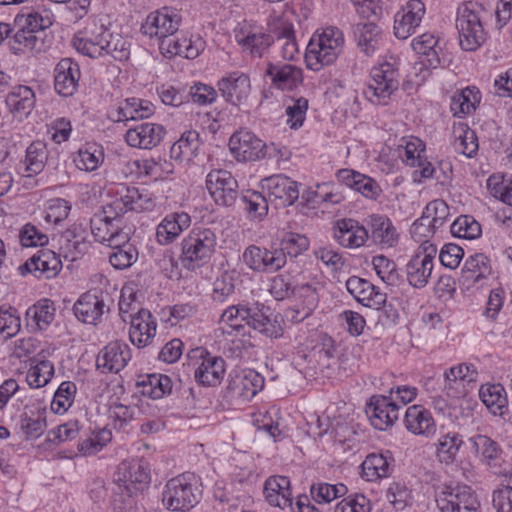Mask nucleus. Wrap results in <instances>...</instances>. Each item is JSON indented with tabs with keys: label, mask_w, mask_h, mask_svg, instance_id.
<instances>
[{
	"label": "nucleus",
	"mask_w": 512,
	"mask_h": 512,
	"mask_svg": "<svg viewBox=\"0 0 512 512\" xmlns=\"http://www.w3.org/2000/svg\"><path fill=\"white\" fill-rule=\"evenodd\" d=\"M271 34L253 31L243 24L234 29V38L244 53L262 57L271 46L280 49V56L285 60H293L298 54V45L293 25L283 20L275 21L270 28Z\"/></svg>",
	"instance_id": "1"
},
{
	"label": "nucleus",
	"mask_w": 512,
	"mask_h": 512,
	"mask_svg": "<svg viewBox=\"0 0 512 512\" xmlns=\"http://www.w3.org/2000/svg\"><path fill=\"white\" fill-rule=\"evenodd\" d=\"M74 48L90 58L110 55L115 60L128 59L130 43L119 33H111L97 18H88L85 27L72 40Z\"/></svg>",
	"instance_id": "2"
},
{
	"label": "nucleus",
	"mask_w": 512,
	"mask_h": 512,
	"mask_svg": "<svg viewBox=\"0 0 512 512\" xmlns=\"http://www.w3.org/2000/svg\"><path fill=\"white\" fill-rule=\"evenodd\" d=\"M344 45L343 33L336 27H327L314 35L307 45L305 61L307 68L319 71L332 64L341 53Z\"/></svg>",
	"instance_id": "3"
},
{
	"label": "nucleus",
	"mask_w": 512,
	"mask_h": 512,
	"mask_svg": "<svg viewBox=\"0 0 512 512\" xmlns=\"http://www.w3.org/2000/svg\"><path fill=\"white\" fill-rule=\"evenodd\" d=\"M216 246V236L210 229H194L181 243V262L189 270L209 261Z\"/></svg>",
	"instance_id": "4"
},
{
	"label": "nucleus",
	"mask_w": 512,
	"mask_h": 512,
	"mask_svg": "<svg viewBox=\"0 0 512 512\" xmlns=\"http://www.w3.org/2000/svg\"><path fill=\"white\" fill-rule=\"evenodd\" d=\"M199 495L194 477L182 474L166 483L162 493V503L170 511L185 512L198 503Z\"/></svg>",
	"instance_id": "5"
},
{
	"label": "nucleus",
	"mask_w": 512,
	"mask_h": 512,
	"mask_svg": "<svg viewBox=\"0 0 512 512\" xmlns=\"http://www.w3.org/2000/svg\"><path fill=\"white\" fill-rule=\"evenodd\" d=\"M436 503L441 512H481L475 492L467 485H439L436 488Z\"/></svg>",
	"instance_id": "6"
},
{
	"label": "nucleus",
	"mask_w": 512,
	"mask_h": 512,
	"mask_svg": "<svg viewBox=\"0 0 512 512\" xmlns=\"http://www.w3.org/2000/svg\"><path fill=\"white\" fill-rule=\"evenodd\" d=\"M371 80L366 94L375 97L378 103L386 104L400 84L399 67L396 61H385L371 69Z\"/></svg>",
	"instance_id": "7"
},
{
	"label": "nucleus",
	"mask_w": 512,
	"mask_h": 512,
	"mask_svg": "<svg viewBox=\"0 0 512 512\" xmlns=\"http://www.w3.org/2000/svg\"><path fill=\"white\" fill-rule=\"evenodd\" d=\"M114 481L117 486L115 493L120 494V497L126 495L130 504L133 495L147 487L150 474L147 467L139 462H123L118 468Z\"/></svg>",
	"instance_id": "8"
},
{
	"label": "nucleus",
	"mask_w": 512,
	"mask_h": 512,
	"mask_svg": "<svg viewBox=\"0 0 512 512\" xmlns=\"http://www.w3.org/2000/svg\"><path fill=\"white\" fill-rule=\"evenodd\" d=\"M456 28L459 33V44L465 51L476 50L485 39L480 16L468 4L459 8Z\"/></svg>",
	"instance_id": "9"
},
{
	"label": "nucleus",
	"mask_w": 512,
	"mask_h": 512,
	"mask_svg": "<svg viewBox=\"0 0 512 512\" xmlns=\"http://www.w3.org/2000/svg\"><path fill=\"white\" fill-rule=\"evenodd\" d=\"M437 253V247L423 242L416 254L411 258L406 266L407 280L415 288H423L427 285L433 270V259Z\"/></svg>",
	"instance_id": "10"
},
{
	"label": "nucleus",
	"mask_w": 512,
	"mask_h": 512,
	"mask_svg": "<svg viewBox=\"0 0 512 512\" xmlns=\"http://www.w3.org/2000/svg\"><path fill=\"white\" fill-rule=\"evenodd\" d=\"M180 22L181 15L176 9L163 7L147 16L141 26V31L150 37H157L161 42L175 35Z\"/></svg>",
	"instance_id": "11"
},
{
	"label": "nucleus",
	"mask_w": 512,
	"mask_h": 512,
	"mask_svg": "<svg viewBox=\"0 0 512 512\" xmlns=\"http://www.w3.org/2000/svg\"><path fill=\"white\" fill-rule=\"evenodd\" d=\"M206 187L218 205L232 206L239 196L238 183L227 170H212L206 177Z\"/></svg>",
	"instance_id": "12"
},
{
	"label": "nucleus",
	"mask_w": 512,
	"mask_h": 512,
	"mask_svg": "<svg viewBox=\"0 0 512 512\" xmlns=\"http://www.w3.org/2000/svg\"><path fill=\"white\" fill-rule=\"evenodd\" d=\"M243 261L250 269L266 273L283 268L287 258L283 249L268 250L250 245L243 253Z\"/></svg>",
	"instance_id": "13"
},
{
	"label": "nucleus",
	"mask_w": 512,
	"mask_h": 512,
	"mask_svg": "<svg viewBox=\"0 0 512 512\" xmlns=\"http://www.w3.org/2000/svg\"><path fill=\"white\" fill-rule=\"evenodd\" d=\"M229 147L238 161H255L265 156L266 144L252 132L239 131L231 136Z\"/></svg>",
	"instance_id": "14"
},
{
	"label": "nucleus",
	"mask_w": 512,
	"mask_h": 512,
	"mask_svg": "<svg viewBox=\"0 0 512 512\" xmlns=\"http://www.w3.org/2000/svg\"><path fill=\"white\" fill-rule=\"evenodd\" d=\"M217 87L225 101L235 106L245 103L251 92L249 76L238 71L221 78Z\"/></svg>",
	"instance_id": "15"
},
{
	"label": "nucleus",
	"mask_w": 512,
	"mask_h": 512,
	"mask_svg": "<svg viewBox=\"0 0 512 512\" xmlns=\"http://www.w3.org/2000/svg\"><path fill=\"white\" fill-rule=\"evenodd\" d=\"M162 125L151 122H143L130 127L125 134L126 143L139 149H152L160 144L165 136Z\"/></svg>",
	"instance_id": "16"
},
{
	"label": "nucleus",
	"mask_w": 512,
	"mask_h": 512,
	"mask_svg": "<svg viewBox=\"0 0 512 512\" xmlns=\"http://www.w3.org/2000/svg\"><path fill=\"white\" fill-rule=\"evenodd\" d=\"M400 407L387 397H372L366 407L371 425L378 430H386L398 419Z\"/></svg>",
	"instance_id": "17"
},
{
	"label": "nucleus",
	"mask_w": 512,
	"mask_h": 512,
	"mask_svg": "<svg viewBox=\"0 0 512 512\" xmlns=\"http://www.w3.org/2000/svg\"><path fill=\"white\" fill-rule=\"evenodd\" d=\"M424 14V3L421 0H410L395 16V36L402 40L410 37L420 25Z\"/></svg>",
	"instance_id": "18"
},
{
	"label": "nucleus",
	"mask_w": 512,
	"mask_h": 512,
	"mask_svg": "<svg viewBox=\"0 0 512 512\" xmlns=\"http://www.w3.org/2000/svg\"><path fill=\"white\" fill-rule=\"evenodd\" d=\"M118 198L110 203L108 212L124 214L127 211H143L151 209L152 199L148 193L141 192L135 187H121L117 191Z\"/></svg>",
	"instance_id": "19"
},
{
	"label": "nucleus",
	"mask_w": 512,
	"mask_h": 512,
	"mask_svg": "<svg viewBox=\"0 0 512 512\" xmlns=\"http://www.w3.org/2000/svg\"><path fill=\"white\" fill-rule=\"evenodd\" d=\"M131 359L130 348L126 343L113 341L106 345L98 354L96 365L106 372L121 371Z\"/></svg>",
	"instance_id": "20"
},
{
	"label": "nucleus",
	"mask_w": 512,
	"mask_h": 512,
	"mask_svg": "<svg viewBox=\"0 0 512 512\" xmlns=\"http://www.w3.org/2000/svg\"><path fill=\"white\" fill-rule=\"evenodd\" d=\"M80 68L71 58L61 59L54 70V88L62 96H72L80 80Z\"/></svg>",
	"instance_id": "21"
},
{
	"label": "nucleus",
	"mask_w": 512,
	"mask_h": 512,
	"mask_svg": "<svg viewBox=\"0 0 512 512\" xmlns=\"http://www.w3.org/2000/svg\"><path fill=\"white\" fill-rule=\"evenodd\" d=\"M59 245L63 256L75 261L79 255L88 251L90 243L85 228L81 224H73L62 233Z\"/></svg>",
	"instance_id": "22"
},
{
	"label": "nucleus",
	"mask_w": 512,
	"mask_h": 512,
	"mask_svg": "<svg viewBox=\"0 0 512 512\" xmlns=\"http://www.w3.org/2000/svg\"><path fill=\"white\" fill-rule=\"evenodd\" d=\"M130 341L137 347H145L156 334V322L147 309H139L135 315H130Z\"/></svg>",
	"instance_id": "23"
},
{
	"label": "nucleus",
	"mask_w": 512,
	"mask_h": 512,
	"mask_svg": "<svg viewBox=\"0 0 512 512\" xmlns=\"http://www.w3.org/2000/svg\"><path fill=\"white\" fill-rule=\"evenodd\" d=\"M334 237L343 247L359 248L369 238V232L354 219H341L336 222Z\"/></svg>",
	"instance_id": "24"
},
{
	"label": "nucleus",
	"mask_w": 512,
	"mask_h": 512,
	"mask_svg": "<svg viewBox=\"0 0 512 512\" xmlns=\"http://www.w3.org/2000/svg\"><path fill=\"white\" fill-rule=\"evenodd\" d=\"M154 114V106L147 100L127 98L111 110L108 118L113 122H124L148 118Z\"/></svg>",
	"instance_id": "25"
},
{
	"label": "nucleus",
	"mask_w": 512,
	"mask_h": 512,
	"mask_svg": "<svg viewBox=\"0 0 512 512\" xmlns=\"http://www.w3.org/2000/svg\"><path fill=\"white\" fill-rule=\"evenodd\" d=\"M404 425L412 434L425 438L436 432V423L432 414L421 405H413L406 409Z\"/></svg>",
	"instance_id": "26"
},
{
	"label": "nucleus",
	"mask_w": 512,
	"mask_h": 512,
	"mask_svg": "<svg viewBox=\"0 0 512 512\" xmlns=\"http://www.w3.org/2000/svg\"><path fill=\"white\" fill-rule=\"evenodd\" d=\"M254 310L246 306L228 307L221 315L220 325L223 334L245 335V325L250 326Z\"/></svg>",
	"instance_id": "27"
},
{
	"label": "nucleus",
	"mask_w": 512,
	"mask_h": 512,
	"mask_svg": "<svg viewBox=\"0 0 512 512\" xmlns=\"http://www.w3.org/2000/svg\"><path fill=\"white\" fill-rule=\"evenodd\" d=\"M370 230L369 237L382 248L394 247L399 240V234L391 220L384 215H370L367 221Z\"/></svg>",
	"instance_id": "28"
},
{
	"label": "nucleus",
	"mask_w": 512,
	"mask_h": 512,
	"mask_svg": "<svg viewBox=\"0 0 512 512\" xmlns=\"http://www.w3.org/2000/svg\"><path fill=\"white\" fill-rule=\"evenodd\" d=\"M270 198L279 201L281 206L292 205L299 197L297 182L283 175H273L264 180Z\"/></svg>",
	"instance_id": "29"
},
{
	"label": "nucleus",
	"mask_w": 512,
	"mask_h": 512,
	"mask_svg": "<svg viewBox=\"0 0 512 512\" xmlns=\"http://www.w3.org/2000/svg\"><path fill=\"white\" fill-rule=\"evenodd\" d=\"M265 74L281 90H291L303 80L302 69L292 64L269 63Z\"/></svg>",
	"instance_id": "30"
},
{
	"label": "nucleus",
	"mask_w": 512,
	"mask_h": 512,
	"mask_svg": "<svg viewBox=\"0 0 512 512\" xmlns=\"http://www.w3.org/2000/svg\"><path fill=\"white\" fill-rule=\"evenodd\" d=\"M199 356L203 358L201 364L195 370V379L203 386H216L223 379L225 373V361L221 357L203 356L204 350L197 349Z\"/></svg>",
	"instance_id": "31"
},
{
	"label": "nucleus",
	"mask_w": 512,
	"mask_h": 512,
	"mask_svg": "<svg viewBox=\"0 0 512 512\" xmlns=\"http://www.w3.org/2000/svg\"><path fill=\"white\" fill-rule=\"evenodd\" d=\"M449 214V206L445 201L441 199L433 200L427 204L421 218L413 223L411 232L416 234L422 229H426L427 232H430L431 227L437 229L444 224Z\"/></svg>",
	"instance_id": "32"
},
{
	"label": "nucleus",
	"mask_w": 512,
	"mask_h": 512,
	"mask_svg": "<svg viewBox=\"0 0 512 512\" xmlns=\"http://www.w3.org/2000/svg\"><path fill=\"white\" fill-rule=\"evenodd\" d=\"M62 267L60 259L51 250H40L19 267L21 274L25 271L36 274H46L47 278L54 277Z\"/></svg>",
	"instance_id": "33"
},
{
	"label": "nucleus",
	"mask_w": 512,
	"mask_h": 512,
	"mask_svg": "<svg viewBox=\"0 0 512 512\" xmlns=\"http://www.w3.org/2000/svg\"><path fill=\"white\" fill-rule=\"evenodd\" d=\"M263 494L270 505L284 509L292 507L290 481L285 476H271L264 484Z\"/></svg>",
	"instance_id": "34"
},
{
	"label": "nucleus",
	"mask_w": 512,
	"mask_h": 512,
	"mask_svg": "<svg viewBox=\"0 0 512 512\" xmlns=\"http://www.w3.org/2000/svg\"><path fill=\"white\" fill-rule=\"evenodd\" d=\"M106 304L102 296L84 293L74 304V314L78 320L86 324H95L104 314Z\"/></svg>",
	"instance_id": "35"
},
{
	"label": "nucleus",
	"mask_w": 512,
	"mask_h": 512,
	"mask_svg": "<svg viewBox=\"0 0 512 512\" xmlns=\"http://www.w3.org/2000/svg\"><path fill=\"white\" fill-rule=\"evenodd\" d=\"M159 49L165 57L183 56L187 59L196 58L203 49V42L200 38L196 40L172 36L159 42Z\"/></svg>",
	"instance_id": "36"
},
{
	"label": "nucleus",
	"mask_w": 512,
	"mask_h": 512,
	"mask_svg": "<svg viewBox=\"0 0 512 512\" xmlns=\"http://www.w3.org/2000/svg\"><path fill=\"white\" fill-rule=\"evenodd\" d=\"M190 223L191 218L185 212H175L167 215L157 226V241L162 245L171 243L184 229L190 226Z\"/></svg>",
	"instance_id": "37"
},
{
	"label": "nucleus",
	"mask_w": 512,
	"mask_h": 512,
	"mask_svg": "<svg viewBox=\"0 0 512 512\" xmlns=\"http://www.w3.org/2000/svg\"><path fill=\"white\" fill-rule=\"evenodd\" d=\"M358 46L367 56L373 55L382 43V30L373 22L358 23L354 26Z\"/></svg>",
	"instance_id": "38"
},
{
	"label": "nucleus",
	"mask_w": 512,
	"mask_h": 512,
	"mask_svg": "<svg viewBox=\"0 0 512 512\" xmlns=\"http://www.w3.org/2000/svg\"><path fill=\"white\" fill-rule=\"evenodd\" d=\"M110 204L106 205L102 213L95 214L90 220L91 233L95 240L100 243H107L109 237L120 224V216L116 212H108Z\"/></svg>",
	"instance_id": "39"
},
{
	"label": "nucleus",
	"mask_w": 512,
	"mask_h": 512,
	"mask_svg": "<svg viewBox=\"0 0 512 512\" xmlns=\"http://www.w3.org/2000/svg\"><path fill=\"white\" fill-rule=\"evenodd\" d=\"M6 104L16 116H28L35 106V94L30 87L18 85L8 93Z\"/></svg>",
	"instance_id": "40"
},
{
	"label": "nucleus",
	"mask_w": 512,
	"mask_h": 512,
	"mask_svg": "<svg viewBox=\"0 0 512 512\" xmlns=\"http://www.w3.org/2000/svg\"><path fill=\"white\" fill-rule=\"evenodd\" d=\"M476 376L477 371L473 365L463 363L451 367L444 372L443 390L449 396L454 395L463 381H475Z\"/></svg>",
	"instance_id": "41"
},
{
	"label": "nucleus",
	"mask_w": 512,
	"mask_h": 512,
	"mask_svg": "<svg viewBox=\"0 0 512 512\" xmlns=\"http://www.w3.org/2000/svg\"><path fill=\"white\" fill-rule=\"evenodd\" d=\"M200 147L199 133L196 131L185 132L170 149L171 158L175 160H191L196 156Z\"/></svg>",
	"instance_id": "42"
},
{
	"label": "nucleus",
	"mask_w": 512,
	"mask_h": 512,
	"mask_svg": "<svg viewBox=\"0 0 512 512\" xmlns=\"http://www.w3.org/2000/svg\"><path fill=\"white\" fill-rule=\"evenodd\" d=\"M362 477L367 481H377L390 474V465L382 454H369L362 465Z\"/></svg>",
	"instance_id": "43"
},
{
	"label": "nucleus",
	"mask_w": 512,
	"mask_h": 512,
	"mask_svg": "<svg viewBox=\"0 0 512 512\" xmlns=\"http://www.w3.org/2000/svg\"><path fill=\"white\" fill-rule=\"evenodd\" d=\"M55 305L49 299H41L28 308L26 317L32 319L38 330H45L55 317Z\"/></svg>",
	"instance_id": "44"
},
{
	"label": "nucleus",
	"mask_w": 512,
	"mask_h": 512,
	"mask_svg": "<svg viewBox=\"0 0 512 512\" xmlns=\"http://www.w3.org/2000/svg\"><path fill=\"white\" fill-rule=\"evenodd\" d=\"M292 296L299 302L297 307L302 309V318H307L319 303L317 287L311 284H301L293 287Z\"/></svg>",
	"instance_id": "45"
},
{
	"label": "nucleus",
	"mask_w": 512,
	"mask_h": 512,
	"mask_svg": "<svg viewBox=\"0 0 512 512\" xmlns=\"http://www.w3.org/2000/svg\"><path fill=\"white\" fill-rule=\"evenodd\" d=\"M11 50L15 54L29 51L34 54L41 53L45 50V42L37 36V33L16 32L10 41Z\"/></svg>",
	"instance_id": "46"
},
{
	"label": "nucleus",
	"mask_w": 512,
	"mask_h": 512,
	"mask_svg": "<svg viewBox=\"0 0 512 512\" xmlns=\"http://www.w3.org/2000/svg\"><path fill=\"white\" fill-rule=\"evenodd\" d=\"M250 326L269 338H280L284 332L283 319L277 316L271 318L264 313L256 311L254 312Z\"/></svg>",
	"instance_id": "47"
},
{
	"label": "nucleus",
	"mask_w": 512,
	"mask_h": 512,
	"mask_svg": "<svg viewBox=\"0 0 512 512\" xmlns=\"http://www.w3.org/2000/svg\"><path fill=\"white\" fill-rule=\"evenodd\" d=\"M454 150L468 158H472L478 150V139L475 132L465 126L455 130Z\"/></svg>",
	"instance_id": "48"
},
{
	"label": "nucleus",
	"mask_w": 512,
	"mask_h": 512,
	"mask_svg": "<svg viewBox=\"0 0 512 512\" xmlns=\"http://www.w3.org/2000/svg\"><path fill=\"white\" fill-rule=\"evenodd\" d=\"M471 441L481 460L489 466L495 465V461L501 455L498 443L488 436L480 434L472 437Z\"/></svg>",
	"instance_id": "49"
},
{
	"label": "nucleus",
	"mask_w": 512,
	"mask_h": 512,
	"mask_svg": "<svg viewBox=\"0 0 512 512\" xmlns=\"http://www.w3.org/2000/svg\"><path fill=\"white\" fill-rule=\"evenodd\" d=\"M483 403L493 414H502V408L507 404L504 388L500 384L482 386L479 391Z\"/></svg>",
	"instance_id": "50"
},
{
	"label": "nucleus",
	"mask_w": 512,
	"mask_h": 512,
	"mask_svg": "<svg viewBox=\"0 0 512 512\" xmlns=\"http://www.w3.org/2000/svg\"><path fill=\"white\" fill-rule=\"evenodd\" d=\"M488 258L481 253L474 254L466 259L463 267L465 277L473 282H478L490 274Z\"/></svg>",
	"instance_id": "51"
},
{
	"label": "nucleus",
	"mask_w": 512,
	"mask_h": 512,
	"mask_svg": "<svg viewBox=\"0 0 512 512\" xmlns=\"http://www.w3.org/2000/svg\"><path fill=\"white\" fill-rule=\"evenodd\" d=\"M372 265L378 277L387 285L395 286L398 284L400 276L397 270L396 263L388 259L384 255L374 256Z\"/></svg>",
	"instance_id": "52"
},
{
	"label": "nucleus",
	"mask_w": 512,
	"mask_h": 512,
	"mask_svg": "<svg viewBox=\"0 0 512 512\" xmlns=\"http://www.w3.org/2000/svg\"><path fill=\"white\" fill-rule=\"evenodd\" d=\"M47 160L46 147L42 142L31 143L26 150L25 164L26 171L29 172L27 176L40 173Z\"/></svg>",
	"instance_id": "53"
},
{
	"label": "nucleus",
	"mask_w": 512,
	"mask_h": 512,
	"mask_svg": "<svg viewBox=\"0 0 512 512\" xmlns=\"http://www.w3.org/2000/svg\"><path fill=\"white\" fill-rule=\"evenodd\" d=\"M17 32L38 33L45 30L50 25V21L44 19L38 12H30L27 14L20 13L14 20Z\"/></svg>",
	"instance_id": "54"
},
{
	"label": "nucleus",
	"mask_w": 512,
	"mask_h": 512,
	"mask_svg": "<svg viewBox=\"0 0 512 512\" xmlns=\"http://www.w3.org/2000/svg\"><path fill=\"white\" fill-rule=\"evenodd\" d=\"M462 439L457 433L443 435L437 445V456L441 462L452 463L462 445Z\"/></svg>",
	"instance_id": "55"
},
{
	"label": "nucleus",
	"mask_w": 512,
	"mask_h": 512,
	"mask_svg": "<svg viewBox=\"0 0 512 512\" xmlns=\"http://www.w3.org/2000/svg\"><path fill=\"white\" fill-rule=\"evenodd\" d=\"M54 375V365L48 360H39L27 373V382L33 388H40L49 383Z\"/></svg>",
	"instance_id": "56"
},
{
	"label": "nucleus",
	"mask_w": 512,
	"mask_h": 512,
	"mask_svg": "<svg viewBox=\"0 0 512 512\" xmlns=\"http://www.w3.org/2000/svg\"><path fill=\"white\" fill-rule=\"evenodd\" d=\"M451 233L458 238L475 239L481 234V226L472 216L462 215L452 223Z\"/></svg>",
	"instance_id": "57"
},
{
	"label": "nucleus",
	"mask_w": 512,
	"mask_h": 512,
	"mask_svg": "<svg viewBox=\"0 0 512 512\" xmlns=\"http://www.w3.org/2000/svg\"><path fill=\"white\" fill-rule=\"evenodd\" d=\"M240 201L251 218L262 219L268 212L267 200L259 192L248 191L240 198Z\"/></svg>",
	"instance_id": "58"
},
{
	"label": "nucleus",
	"mask_w": 512,
	"mask_h": 512,
	"mask_svg": "<svg viewBox=\"0 0 512 512\" xmlns=\"http://www.w3.org/2000/svg\"><path fill=\"white\" fill-rule=\"evenodd\" d=\"M144 388V394H148L153 399H160L165 394L171 393L172 381L167 375L152 374L148 376Z\"/></svg>",
	"instance_id": "59"
},
{
	"label": "nucleus",
	"mask_w": 512,
	"mask_h": 512,
	"mask_svg": "<svg viewBox=\"0 0 512 512\" xmlns=\"http://www.w3.org/2000/svg\"><path fill=\"white\" fill-rule=\"evenodd\" d=\"M346 490L347 488L343 484L332 485L328 483H318L317 485H312L310 488L312 498L317 503H329L344 495Z\"/></svg>",
	"instance_id": "60"
},
{
	"label": "nucleus",
	"mask_w": 512,
	"mask_h": 512,
	"mask_svg": "<svg viewBox=\"0 0 512 512\" xmlns=\"http://www.w3.org/2000/svg\"><path fill=\"white\" fill-rule=\"evenodd\" d=\"M111 441V432L102 429L92 433L78 444V449L83 455H94L101 451Z\"/></svg>",
	"instance_id": "61"
},
{
	"label": "nucleus",
	"mask_w": 512,
	"mask_h": 512,
	"mask_svg": "<svg viewBox=\"0 0 512 512\" xmlns=\"http://www.w3.org/2000/svg\"><path fill=\"white\" fill-rule=\"evenodd\" d=\"M237 386L241 389V395L245 398L254 397L264 387V378L254 370H249L238 379Z\"/></svg>",
	"instance_id": "62"
},
{
	"label": "nucleus",
	"mask_w": 512,
	"mask_h": 512,
	"mask_svg": "<svg viewBox=\"0 0 512 512\" xmlns=\"http://www.w3.org/2000/svg\"><path fill=\"white\" fill-rule=\"evenodd\" d=\"M137 258V249L133 245H124L119 249H114L109 256V261L114 268L123 270L135 263Z\"/></svg>",
	"instance_id": "63"
},
{
	"label": "nucleus",
	"mask_w": 512,
	"mask_h": 512,
	"mask_svg": "<svg viewBox=\"0 0 512 512\" xmlns=\"http://www.w3.org/2000/svg\"><path fill=\"white\" fill-rule=\"evenodd\" d=\"M370 501L363 494L349 496L340 501L334 512H370Z\"/></svg>",
	"instance_id": "64"
}]
</instances>
